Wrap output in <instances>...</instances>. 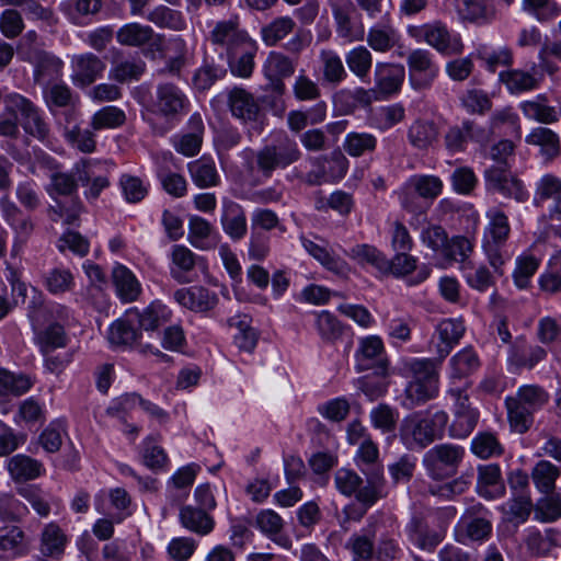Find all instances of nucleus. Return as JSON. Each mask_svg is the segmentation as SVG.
Wrapping results in <instances>:
<instances>
[{"label":"nucleus","instance_id":"obj_1","mask_svg":"<svg viewBox=\"0 0 561 561\" xmlns=\"http://www.w3.org/2000/svg\"><path fill=\"white\" fill-rule=\"evenodd\" d=\"M448 420V414L438 409L410 413L400 422V440L410 450L424 449L443 437Z\"/></svg>","mask_w":561,"mask_h":561},{"label":"nucleus","instance_id":"obj_2","mask_svg":"<svg viewBox=\"0 0 561 561\" xmlns=\"http://www.w3.org/2000/svg\"><path fill=\"white\" fill-rule=\"evenodd\" d=\"M242 156L250 172L256 168L264 178L268 179L275 170L286 169L298 161L301 151L294 139L285 136L275 144L264 146L256 153L245 149L242 151Z\"/></svg>","mask_w":561,"mask_h":561},{"label":"nucleus","instance_id":"obj_3","mask_svg":"<svg viewBox=\"0 0 561 561\" xmlns=\"http://www.w3.org/2000/svg\"><path fill=\"white\" fill-rule=\"evenodd\" d=\"M485 217L488 224L483 229L481 248L494 273L503 275L504 266L511 260L505 249L511 232L508 217L499 208L489 209Z\"/></svg>","mask_w":561,"mask_h":561},{"label":"nucleus","instance_id":"obj_4","mask_svg":"<svg viewBox=\"0 0 561 561\" xmlns=\"http://www.w3.org/2000/svg\"><path fill=\"white\" fill-rule=\"evenodd\" d=\"M548 399V393L537 385L519 387L515 396L505 400L512 427L518 433H525L533 422V413L540 410Z\"/></svg>","mask_w":561,"mask_h":561},{"label":"nucleus","instance_id":"obj_5","mask_svg":"<svg viewBox=\"0 0 561 561\" xmlns=\"http://www.w3.org/2000/svg\"><path fill=\"white\" fill-rule=\"evenodd\" d=\"M407 33L416 43L427 44L442 55H459L463 50L460 35L438 20L421 25H409Z\"/></svg>","mask_w":561,"mask_h":561},{"label":"nucleus","instance_id":"obj_6","mask_svg":"<svg viewBox=\"0 0 561 561\" xmlns=\"http://www.w3.org/2000/svg\"><path fill=\"white\" fill-rule=\"evenodd\" d=\"M465 456V449L454 444H439L428 449L423 457L427 474L434 480L454 476Z\"/></svg>","mask_w":561,"mask_h":561},{"label":"nucleus","instance_id":"obj_7","mask_svg":"<svg viewBox=\"0 0 561 561\" xmlns=\"http://www.w3.org/2000/svg\"><path fill=\"white\" fill-rule=\"evenodd\" d=\"M190 108L187 95L173 83H160L156 88L154 96L149 106L151 113L163 117L168 122L178 121Z\"/></svg>","mask_w":561,"mask_h":561},{"label":"nucleus","instance_id":"obj_8","mask_svg":"<svg viewBox=\"0 0 561 561\" xmlns=\"http://www.w3.org/2000/svg\"><path fill=\"white\" fill-rule=\"evenodd\" d=\"M9 113L19 114L20 124L25 133L46 141L49 135L48 125L45 123L42 111L25 96L11 93L5 96Z\"/></svg>","mask_w":561,"mask_h":561},{"label":"nucleus","instance_id":"obj_9","mask_svg":"<svg viewBox=\"0 0 561 561\" xmlns=\"http://www.w3.org/2000/svg\"><path fill=\"white\" fill-rule=\"evenodd\" d=\"M106 163L98 160L83 159L73 167V174L83 187V196L89 203H95L102 192L110 187V173Z\"/></svg>","mask_w":561,"mask_h":561},{"label":"nucleus","instance_id":"obj_10","mask_svg":"<svg viewBox=\"0 0 561 561\" xmlns=\"http://www.w3.org/2000/svg\"><path fill=\"white\" fill-rule=\"evenodd\" d=\"M447 393L453 400L454 413L450 435L456 438H466L476 427L479 412L471 407L466 389L451 386Z\"/></svg>","mask_w":561,"mask_h":561},{"label":"nucleus","instance_id":"obj_11","mask_svg":"<svg viewBox=\"0 0 561 561\" xmlns=\"http://www.w3.org/2000/svg\"><path fill=\"white\" fill-rule=\"evenodd\" d=\"M405 71L402 65L377 62L375 67V88L373 90L359 89L357 94H360V100L366 102L371 101V95L375 99L387 98L397 92L402 87L404 81Z\"/></svg>","mask_w":561,"mask_h":561},{"label":"nucleus","instance_id":"obj_12","mask_svg":"<svg viewBox=\"0 0 561 561\" xmlns=\"http://www.w3.org/2000/svg\"><path fill=\"white\" fill-rule=\"evenodd\" d=\"M409 81L413 89L423 90L432 85L439 73V67L434 55L424 48L410 51L407 57Z\"/></svg>","mask_w":561,"mask_h":561},{"label":"nucleus","instance_id":"obj_13","mask_svg":"<svg viewBox=\"0 0 561 561\" xmlns=\"http://www.w3.org/2000/svg\"><path fill=\"white\" fill-rule=\"evenodd\" d=\"M355 363L358 371L374 369L376 374L385 376L388 360L382 339L379 335L362 337L355 352Z\"/></svg>","mask_w":561,"mask_h":561},{"label":"nucleus","instance_id":"obj_14","mask_svg":"<svg viewBox=\"0 0 561 561\" xmlns=\"http://www.w3.org/2000/svg\"><path fill=\"white\" fill-rule=\"evenodd\" d=\"M299 240L306 252L323 268L342 278H346L350 275L352 271L350 264L329 248L323 239L318 236L313 239L300 236Z\"/></svg>","mask_w":561,"mask_h":561},{"label":"nucleus","instance_id":"obj_15","mask_svg":"<svg viewBox=\"0 0 561 561\" xmlns=\"http://www.w3.org/2000/svg\"><path fill=\"white\" fill-rule=\"evenodd\" d=\"M131 499L123 488L102 489L94 495V508L103 515L114 518L117 524L131 515Z\"/></svg>","mask_w":561,"mask_h":561},{"label":"nucleus","instance_id":"obj_16","mask_svg":"<svg viewBox=\"0 0 561 561\" xmlns=\"http://www.w3.org/2000/svg\"><path fill=\"white\" fill-rule=\"evenodd\" d=\"M211 44L217 47L221 56H234L241 47L253 42L249 34L239 28L236 21H220L210 32Z\"/></svg>","mask_w":561,"mask_h":561},{"label":"nucleus","instance_id":"obj_17","mask_svg":"<svg viewBox=\"0 0 561 561\" xmlns=\"http://www.w3.org/2000/svg\"><path fill=\"white\" fill-rule=\"evenodd\" d=\"M485 187L491 193L514 198L522 203L527 201L529 194L523 183L501 165H493L484 172Z\"/></svg>","mask_w":561,"mask_h":561},{"label":"nucleus","instance_id":"obj_18","mask_svg":"<svg viewBox=\"0 0 561 561\" xmlns=\"http://www.w3.org/2000/svg\"><path fill=\"white\" fill-rule=\"evenodd\" d=\"M443 181L432 174H416L411 176L399 192L401 206L407 210H413L411 192H415L425 199H435L442 194Z\"/></svg>","mask_w":561,"mask_h":561},{"label":"nucleus","instance_id":"obj_19","mask_svg":"<svg viewBox=\"0 0 561 561\" xmlns=\"http://www.w3.org/2000/svg\"><path fill=\"white\" fill-rule=\"evenodd\" d=\"M366 41L368 46L377 53H387L399 46L401 34L394 26L389 12H385L381 21L369 27Z\"/></svg>","mask_w":561,"mask_h":561},{"label":"nucleus","instance_id":"obj_20","mask_svg":"<svg viewBox=\"0 0 561 561\" xmlns=\"http://www.w3.org/2000/svg\"><path fill=\"white\" fill-rule=\"evenodd\" d=\"M173 298L180 306L194 312L208 311L218 302L217 295L203 286L180 288L174 291Z\"/></svg>","mask_w":561,"mask_h":561},{"label":"nucleus","instance_id":"obj_21","mask_svg":"<svg viewBox=\"0 0 561 561\" xmlns=\"http://www.w3.org/2000/svg\"><path fill=\"white\" fill-rule=\"evenodd\" d=\"M227 104L232 116L243 124L255 122L260 106L254 96L244 89L233 88L227 92Z\"/></svg>","mask_w":561,"mask_h":561},{"label":"nucleus","instance_id":"obj_22","mask_svg":"<svg viewBox=\"0 0 561 561\" xmlns=\"http://www.w3.org/2000/svg\"><path fill=\"white\" fill-rule=\"evenodd\" d=\"M71 79L76 85L87 87L96 80L105 69L104 62L91 53L76 55L71 59Z\"/></svg>","mask_w":561,"mask_h":561},{"label":"nucleus","instance_id":"obj_23","mask_svg":"<svg viewBox=\"0 0 561 561\" xmlns=\"http://www.w3.org/2000/svg\"><path fill=\"white\" fill-rule=\"evenodd\" d=\"M295 68V62L288 56L271 51L264 61L263 72L273 89L282 93L285 90L283 79L293 76Z\"/></svg>","mask_w":561,"mask_h":561},{"label":"nucleus","instance_id":"obj_24","mask_svg":"<svg viewBox=\"0 0 561 561\" xmlns=\"http://www.w3.org/2000/svg\"><path fill=\"white\" fill-rule=\"evenodd\" d=\"M255 526L274 543L283 549L290 550L293 540L286 534H283L284 520L282 516L273 510H262L255 517Z\"/></svg>","mask_w":561,"mask_h":561},{"label":"nucleus","instance_id":"obj_25","mask_svg":"<svg viewBox=\"0 0 561 561\" xmlns=\"http://www.w3.org/2000/svg\"><path fill=\"white\" fill-rule=\"evenodd\" d=\"M137 318V309L131 308L126 311L123 318L111 324L107 331V340L111 345L128 346L138 340L140 333L135 327Z\"/></svg>","mask_w":561,"mask_h":561},{"label":"nucleus","instance_id":"obj_26","mask_svg":"<svg viewBox=\"0 0 561 561\" xmlns=\"http://www.w3.org/2000/svg\"><path fill=\"white\" fill-rule=\"evenodd\" d=\"M26 59L34 65V80L41 85H47L50 80L61 76L64 62L49 53L36 50L30 53Z\"/></svg>","mask_w":561,"mask_h":561},{"label":"nucleus","instance_id":"obj_27","mask_svg":"<svg viewBox=\"0 0 561 561\" xmlns=\"http://www.w3.org/2000/svg\"><path fill=\"white\" fill-rule=\"evenodd\" d=\"M476 488L478 493L486 500H495L503 496L505 485L500 466L496 463L479 466Z\"/></svg>","mask_w":561,"mask_h":561},{"label":"nucleus","instance_id":"obj_28","mask_svg":"<svg viewBox=\"0 0 561 561\" xmlns=\"http://www.w3.org/2000/svg\"><path fill=\"white\" fill-rule=\"evenodd\" d=\"M220 222L224 232L233 241L241 240L247 234L245 211L233 201H224Z\"/></svg>","mask_w":561,"mask_h":561},{"label":"nucleus","instance_id":"obj_29","mask_svg":"<svg viewBox=\"0 0 561 561\" xmlns=\"http://www.w3.org/2000/svg\"><path fill=\"white\" fill-rule=\"evenodd\" d=\"M187 128V133L173 138V145L178 152L186 157H193L201 150L205 129L203 118L198 113L191 115Z\"/></svg>","mask_w":561,"mask_h":561},{"label":"nucleus","instance_id":"obj_30","mask_svg":"<svg viewBox=\"0 0 561 561\" xmlns=\"http://www.w3.org/2000/svg\"><path fill=\"white\" fill-rule=\"evenodd\" d=\"M499 80L505 85L511 94H520L535 90L539 85L537 67L533 65L530 70L510 69L499 75Z\"/></svg>","mask_w":561,"mask_h":561},{"label":"nucleus","instance_id":"obj_31","mask_svg":"<svg viewBox=\"0 0 561 561\" xmlns=\"http://www.w3.org/2000/svg\"><path fill=\"white\" fill-rule=\"evenodd\" d=\"M480 359L472 347H465L448 362V378L451 385L467 378L480 368Z\"/></svg>","mask_w":561,"mask_h":561},{"label":"nucleus","instance_id":"obj_32","mask_svg":"<svg viewBox=\"0 0 561 561\" xmlns=\"http://www.w3.org/2000/svg\"><path fill=\"white\" fill-rule=\"evenodd\" d=\"M112 279L117 297L123 302H133L141 294V285L135 274L122 264L113 267Z\"/></svg>","mask_w":561,"mask_h":561},{"label":"nucleus","instance_id":"obj_33","mask_svg":"<svg viewBox=\"0 0 561 561\" xmlns=\"http://www.w3.org/2000/svg\"><path fill=\"white\" fill-rule=\"evenodd\" d=\"M438 128L433 121L417 118L411 123L407 131L409 144L416 150L432 148L438 140Z\"/></svg>","mask_w":561,"mask_h":561},{"label":"nucleus","instance_id":"obj_34","mask_svg":"<svg viewBox=\"0 0 561 561\" xmlns=\"http://www.w3.org/2000/svg\"><path fill=\"white\" fill-rule=\"evenodd\" d=\"M220 236L204 218L192 216L188 220V241L199 250L214 249L219 242Z\"/></svg>","mask_w":561,"mask_h":561},{"label":"nucleus","instance_id":"obj_35","mask_svg":"<svg viewBox=\"0 0 561 561\" xmlns=\"http://www.w3.org/2000/svg\"><path fill=\"white\" fill-rule=\"evenodd\" d=\"M28 550L24 531L18 526H7L0 529V557L15 559L26 554Z\"/></svg>","mask_w":561,"mask_h":561},{"label":"nucleus","instance_id":"obj_36","mask_svg":"<svg viewBox=\"0 0 561 561\" xmlns=\"http://www.w3.org/2000/svg\"><path fill=\"white\" fill-rule=\"evenodd\" d=\"M466 331L462 319L449 318L442 320L436 327V335L440 343L437 345V353L443 358L460 341Z\"/></svg>","mask_w":561,"mask_h":561},{"label":"nucleus","instance_id":"obj_37","mask_svg":"<svg viewBox=\"0 0 561 561\" xmlns=\"http://www.w3.org/2000/svg\"><path fill=\"white\" fill-rule=\"evenodd\" d=\"M229 324L237 329L233 343L241 352L253 353L259 342V332L251 325V318L247 314H236Z\"/></svg>","mask_w":561,"mask_h":561},{"label":"nucleus","instance_id":"obj_38","mask_svg":"<svg viewBox=\"0 0 561 561\" xmlns=\"http://www.w3.org/2000/svg\"><path fill=\"white\" fill-rule=\"evenodd\" d=\"M519 108L526 118L541 124L557 123L560 117L557 108L548 104L545 94H538L533 100L523 101Z\"/></svg>","mask_w":561,"mask_h":561},{"label":"nucleus","instance_id":"obj_39","mask_svg":"<svg viewBox=\"0 0 561 561\" xmlns=\"http://www.w3.org/2000/svg\"><path fill=\"white\" fill-rule=\"evenodd\" d=\"M181 525L197 535H208L213 529L215 522L211 516L204 510L185 505L180 510L179 514Z\"/></svg>","mask_w":561,"mask_h":561},{"label":"nucleus","instance_id":"obj_40","mask_svg":"<svg viewBox=\"0 0 561 561\" xmlns=\"http://www.w3.org/2000/svg\"><path fill=\"white\" fill-rule=\"evenodd\" d=\"M68 539L56 523L45 525L41 535V552L45 557L59 559L67 546Z\"/></svg>","mask_w":561,"mask_h":561},{"label":"nucleus","instance_id":"obj_41","mask_svg":"<svg viewBox=\"0 0 561 561\" xmlns=\"http://www.w3.org/2000/svg\"><path fill=\"white\" fill-rule=\"evenodd\" d=\"M188 171L194 184L201 188L216 186L220 181L215 161L207 157L190 162Z\"/></svg>","mask_w":561,"mask_h":561},{"label":"nucleus","instance_id":"obj_42","mask_svg":"<svg viewBox=\"0 0 561 561\" xmlns=\"http://www.w3.org/2000/svg\"><path fill=\"white\" fill-rule=\"evenodd\" d=\"M8 470L13 480L26 481L41 477L44 472V467L38 460L19 454L9 459Z\"/></svg>","mask_w":561,"mask_h":561},{"label":"nucleus","instance_id":"obj_43","mask_svg":"<svg viewBox=\"0 0 561 561\" xmlns=\"http://www.w3.org/2000/svg\"><path fill=\"white\" fill-rule=\"evenodd\" d=\"M44 286L54 296H62L76 287V279L72 272L62 266L50 268L44 275Z\"/></svg>","mask_w":561,"mask_h":561},{"label":"nucleus","instance_id":"obj_44","mask_svg":"<svg viewBox=\"0 0 561 561\" xmlns=\"http://www.w3.org/2000/svg\"><path fill=\"white\" fill-rule=\"evenodd\" d=\"M101 0H64L59 10L73 24H83L88 16L95 14L101 9Z\"/></svg>","mask_w":561,"mask_h":561},{"label":"nucleus","instance_id":"obj_45","mask_svg":"<svg viewBox=\"0 0 561 561\" xmlns=\"http://www.w3.org/2000/svg\"><path fill=\"white\" fill-rule=\"evenodd\" d=\"M547 356V352L538 345L530 346L528 348H514L510 353L507 363L508 370L511 373H518L520 369H531L538 363L543 360Z\"/></svg>","mask_w":561,"mask_h":561},{"label":"nucleus","instance_id":"obj_46","mask_svg":"<svg viewBox=\"0 0 561 561\" xmlns=\"http://www.w3.org/2000/svg\"><path fill=\"white\" fill-rule=\"evenodd\" d=\"M170 272L180 283L187 282L185 273L192 271L196 264V255L185 245L175 244L170 252Z\"/></svg>","mask_w":561,"mask_h":561},{"label":"nucleus","instance_id":"obj_47","mask_svg":"<svg viewBox=\"0 0 561 561\" xmlns=\"http://www.w3.org/2000/svg\"><path fill=\"white\" fill-rule=\"evenodd\" d=\"M405 117V108L400 103L376 107L370 115L371 125L380 131H386L401 123Z\"/></svg>","mask_w":561,"mask_h":561},{"label":"nucleus","instance_id":"obj_48","mask_svg":"<svg viewBox=\"0 0 561 561\" xmlns=\"http://www.w3.org/2000/svg\"><path fill=\"white\" fill-rule=\"evenodd\" d=\"M137 323L145 331H153L165 324L171 319V310L160 301H153L139 312L137 310Z\"/></svg>","mask_w":561,"mask_h":561},{"label":"nucleus","instance_id":"obj_49","mask_svg":"<svg viewBox=\"0 0 561 561\" xmlns=\"http://www.w3.org/2000/svg\"><path fill=\"white\" fill-rule=\"evenodd\" d=\"M257 51V44L255 41L241 47L236 51L234 56H227V61L234 76L248 78L251 76L254 68V55Z\"/></svg>","mask_w":561,"mask_h":561},{"label":"nucleus","instance_id":"obj_50","mask_svg":"<svg viewBox=\"0 0 561 561\" xmlns=\"http://www.w3.org/2000/svg\"><path fill=\"white\" fill-rule=\"evenodd\" d=\"M346 254L360 265H370L380 274L388 267L387 256L374 245L356 244Z\"/></svg>","mask_w":561,"mask_h":561},{"label":"nucleus","instance_id":"obj_51","mask_svg":"<svg viewBox=\"0 0 561 561\" xmlns=\"http://www.w3.org/2000/svg\"><path fill=\"white\" fill-rule=\"evenodd\" d=\"M345 62L350 71L364 81L369 76L373 55L366 46L358 45L345 54Z\"/></svg>","mask_w":561,"mask_h":561},{"label":"nucleus","instance_id":"obj_52","mask_svg":"<svg viewBox=\"0 0 561 561\" xmlns=\"http://www.w3.org/2000/svg\"><path fill=\"white\" fill-rule=\"evenodd\" d=\"M560 470L550 461L540 460L531 470V479L536 489L541 493H551L556 489V481Z\"/></svg>","mask_w":561,"mask_h":561},{"label":"nucleus","instance_id":"obj_53","mask_svg":"<svg viewBox=\"0 0 561 561\" xmlns=\"http://www.w3.org/2000/svg\"><path fill=\"white\" fill-rule=\"evenodd\" d=\"M526 142L541 147V152L549 159L556 157L560 152L559 136L547 127H536L527 136Z\"/></svg>","mask_w":561,"mask_h":561},{"label":"nucleus","instance_id":"obj_54","mask_svg":"<svg viewBox=\"0 0 561 561\" xmlns=\"http://www.w3.org/2000/svg\"><path fill=\"white\" fill-rule=\"evenodd\" d=\"M314 327L322 341L333 343L343 334V327L337 318L328 310L314 312Z\"/></svg>","mask_w":561,"mask_h":561},{"label":"nucleus","instance_id":"obj_55","mask_svg":"<svg viewBox=\"0 0 561 561\" xmlns=\"http://www.w3.org/2000/svg\"><path fill=\"white\" fill-rule=\"evenodd\" d=\"M540 260L530 252H523L515 260L513 278L515 285L520 288H527L531 277L539 268Z\"/></svg>","mask_w":561,"mask_h":561},{"label":"nucleus","instance_id":"obj_56","mask_svg":"<svg viewBox=\"0 0 561 561\" xmlns=\"http://www.w3.org/2000/svg\"><path fill=\"white\" fill-rule=\"evenodd\" d=\"M153 31L150 26L127 23L117 31L116 39L121 45L138 47L149 43Z\"/></svg>","mask_w":561,"mask_h":561},{"label":"nucleus","instance_id":"obj_57","mask_svg":"<svg viewBox=\"0 0 561 561\" xmlns=\"http://www.w3.org/2000/svg\"><path fill=\"white\" fill-rule=\"evenodd\" d=\"M534 507L535 518L542 523H552L561 517V495L552 491L542 493Z\"/></svg>","mask_w":561,"mask_h":561},{"label":"nucleus","instance_id":"obj_58","mask_svg":"<svg viewBox=\"0 0 561 561\" xmlns=\"http://www.w3.org/2000/svg\"><path fill=\"white\" fill-rule=\"evenodd\" d=\"M405 367L412 375V381L422 383H436L439 386L438 367L428 358H413L407 362Z\"/></svg>","mask_w":561,"mask_h":561},{"label":"nucleus","instance_id":"obj_59","mask_svg":"<svg viewBox=\"0 0 561 561\" xmlns=\"http://www.w3.org/2000/svg\"><path fill=\"white\" fill-rule=\"evenodd\" d=\"M540 288L549 294L561 293V250H556L548 261L547 270L539 277Z\"/></svg>","mask_w":561,"mask_h":561},{"label":"nucleus","instance_id":"obj_60","mask_svg":"<svg viewBox=\"0 0 561 561\" xmlns=\"http://www.w3.org/2000/svg\"><path fill=\"white\" fill-rule=\"evenodd\" d=\"M126 121L123 110L117 106H104L96 111L90 121L92 130L114 129L122 126Z\"/></svg>","mask_w":561,"mask_h":561},{"label":"nucleus","instance_id":"obj_61","mask_svg":"<svg viewBox=\"0 0 561 561\" xmlns=\"http://www.w3.org/2000/svg\"><path fill=\"white\" fill-rule=\"evenodd\" d=\"M467 284L478 291H486L493 286L494 279L490 270L483 265H476L471 262L468 265L459 266Z\"/></svg>","mask_w":561,"mask_h":561},{"label":"nucleus","instance_id":"obj_62","mask_svg":"<svg viewBox=\"0 0 561 561\" xmlns=\"http://www.w3.org/2000/svg\"><path fill=\"white\" fill-rule=\"evenodd\" d=\"M439 391V386L436 383H422L419 381H410L405 388L404 407L412 409L426 401L434 399Z\"/></svg>","mask_w":561,"mask_h":561},{"label":"nucleus","instance_id":"obj_63","mask_svg":"<svg viewBox=\"0 0 561 561\" xmlns=\"http://www.w3.org/2000/svg\"><path fill=\"white\" fill-rule=\"evenodd\" d=\"M118 186L124 199L129 204L139 203L149 192L148 182L127 173L121 175Z\"/></svg>","mask_w":561,"mask_h":561},{"label":"nucleus","instance_id":"obj_64","mask_svg":"<svg viewBox=\"0 0 561 561\" xmlns=\"http://www.w3.org/2000/svg\"><path fill=\"white\" fill-rule=\"evenodd\" d=\"M377 147V138L369 133H348L343 141L344 151L351 157H360L373 152Z\"/></svg>","mask_w":561,"mask_h":561}]
</instances>
